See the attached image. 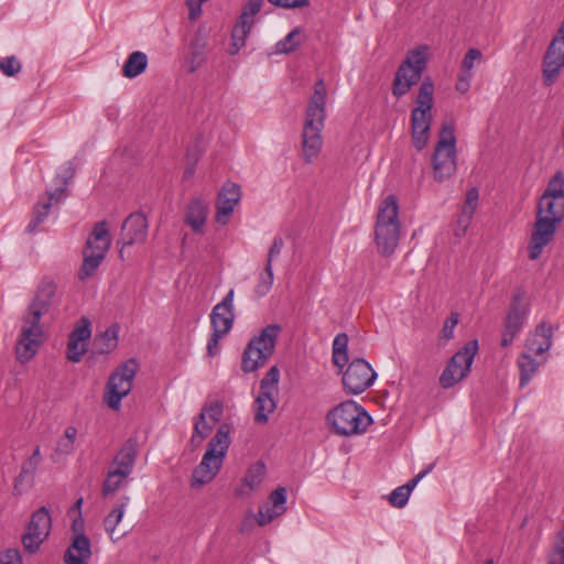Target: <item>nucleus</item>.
<instances>
[{"label": "nucleus", "instance_id": "nucleus-30", "mask_svg": "<svg viewBox=\"0 0 564 564\" xmlns=\"http://www.w3.org/2000/svg\"><path fill=\"white\" fill-rule=\"evenodd\" d=\"M230 443V426L227 423H223L217 429L216 434L208 442L207 451L212 449V454H215L218 458L224 459Z\"/></svg>", "mask_w": 564, "mask_h": 564}, {"label": "nucleus", "instance_id": "nucleus-57", "mask_svg": "<svg viewBox=\"0 0 564 564\" xmlns=\"http://www.w3.org/2000/svg\"><path fill=\"white\" fill-rule=\"evenodd\" d=\"M0 564H23L22 556L18 549H8L0 552Z\"/></svg>", "mask_w": 564, "mask_h": 564}, {"label": "nucleus", "instance_id": "nucleus-49", "mask_svg": "<svg viewBox=\"0 0 564 564\" xmlns=\"http://www.w3.org/2000/svg\"><path fill=\"white\" fill-rule=\"evenodd\" d=\"M547 564H564V527L556 535L553 551L547 557Z\"/></svg>", "mask_w": 564, "mask_h": 564}, {"label": "nucleus", "instance_id": "nucleus-55", "mask_svg": "<svg viewBox=\"0 0 564 564\" xmlns=\"http://www.w3.org/2000/svg\"><path fill=\"white\" fill-rule=\"evenodd\" d=\"M459 322V314L456 312L451 313V315L446 318L442 332L441 337L446 341L454 337V328Z\"/></svg>", "mask_w": 564, "mask_h": 564}, {"label": "nucleus", "instance_id": "nucleus-64", "mask_svg": "<svg viewBox=\"0 0 564 564\" xmlns=\"http://www.w3.org/2000/svg\"><path fill=\"white\" fill-rule=\"evenodd\" d=\"M471 218L473 217H467V221L466 223H463L464 220V213H460L458 219H457V225L454 229V235L458 238L463 237L467 230V228L469 227L470 225V221H471Z\"/></svg>", "mask_w": 564, "mask_h": 564}, {"label": "nucleus", "instance_id": "nucleus-28", "mask_svg": "<svg viewBox=\"0 0 564 564\" xmlns=\"http://www.w3.org/2000/svg\"><path fill=\"white\" fill-rule=\"evenodd\" d=\"M110 246H111V236L108 230V223L106 220L96 223L89 237L86 240V245H85L84 249L97 250V248L102 249L105 247L106 253H107Z\"/></svg>", "mask_w": 564, "mask_h": 564}, {"label": "nucleus", "instance_id": "nucleus-42", "mask_svg": "<svg viewBox=\"0 0 564 564\" xmlns=\"http://www.w3.org/2000/svg\"><path fill=\"white\" fill-rule=\"evenodd\" d=\"M264 475L265 465L263 462L258 460L248 468L243 481L250 489H256L262 482Z\"/></svg>", "mask_w": 564, "mask_h": 564}, {"label": "nucleus", "instance_id": "nucleus-10", "mask_svg": "<svg viewBox=\"0 0 564 564\" xmlns=\"http://www.w3.org/2000/svg\"><path fill=\"white\" fill-rule=\"evenodd\" d=\"M564 67V19L542 58V82L545 87L554 85Z\"/></svg>", "mask_w": 564, "mask_h": 564}, {"label": "nucleus", "instance_id": "nucleus-59", "mask_svg": "<svg viewBox=\"0 0 564 564\" xmlns=\"http://www.w3.org/2000/svg\"><path fill=\"white\" fill-rule=\"evenodd\" d=\"M271 4L285 9L305 8L310 6V0H268Z\"/></svg>", "mask_w": 564, "mask_h": 564}, {"label": "nucleus", "instance_id": "nucleus-21", "mask_svg": "<svg viewBox=\"0 0 564 564\" xmlns=\"http://www.w3.org/2000/svg\"><path fill=\"white\" fill-rule=\"evenodd\" d=\"M432 116L421 109H412L411 111V137L413 147L421 151L429 141Z\"/></svg>", "mask_w": 564, "mask_h": 564}, {"label": "nucleus", "instance_id": "nucleus-52", "mask_svg": "<svg viewBox=\"0 0 564 564\" xmlns=\"http://www.w3.org/2000/svg\"><path fill=\"white\" fill-rule=\"evenodd\" d=\"M216 475L210 473V470L204 469L199 466H196L192 474L191 486L193 488L200 487L205 484L210 482Z\"/></svg>", "mask_w": 564, "mask_h": 564}, {"label": "nucleus", "instance_id": "nucleus-34", "mask_svg": "<svg viewBox=\"0 0 564 564\" xmlns=\"http://www.w3.org/2000/svg\"><path fill=\"white\" fill-rule=\"evenodd\" d=\"M433 94L434 84L431 77H425L421 82L417 96L415 98L416 106L413 109L424 110L426 113H431L433 107Z\"/></svg>", "mask_w": 564, "mask_h": 564}, {"label": "nucleus", "instance_id": "nucleus-24", "mask_svg": "<svg viewBox=\"0 0 564 564\" xmlns=\"http://www.w3.org/2000/svg\"><path fill=\"white\" fill-rule=\"evenodd\" d=\"M90 555V540L82 532L74 536L64 554V562L66 564H88L87 560Z\"/></svg>", "mask_w": 564, "mask_h": 564}, {"label": "nucleus", "instance_id": "nucleus-18", "mask_svg": "<svg viewBox=\"0 0 564 564\" xmlns=\"http://www.w3.org/2000/svg\"><path fill=\"white\" fill-rule=\"evenodd\" d=\"M23 323L20 338L15 345V354L20 362H26L35 355L43 334L40 324H33L32 321H23Z\"/></svg>", "mask_w": 564, "mask_h": 564}, {"label": "nucleus", "instance_id": "nucleus-40", "mask_svg": "<svg viewBox=\"0 0 564 564\" xmlns=\"http://www.w3.org/2000/svg\"><path fill=\"white\" fill-rule=\"evenodd\" d=\"M202 28H198L194 40L192 41V67L191 72L196 69V66L199 65L204 61V53L207 45V40L205 39V34L200 36Z\"/></svg>", "mask_w": 564, "mask_h": 564}, {"label": "nucleus", "instance_id": "nucleus-53", "mask_svg": "<svg viewBox=\"0 0 564 564\" xmlns=\"http://www.w3.org/2000/svg\"><path fill=\"white\" fill-rule=\"evenodd\" d=\"M21 68V63L13 55L0 61V69L6 76H14Z\"/></svg>", "mask_w": 564, "mask_h": 564}, {"label": "nucleus", "instance_id": "nucleus-29", "mask_svg": "<svg viewBox=\"0 0 564 564\" xmlns=\"http://www.w3.org/2000/svg\"><path fill=\"white\" fill-rule=\"evenodd\" d=\"M119 325L112 324L104 333L94 339V352L105 355L111 352L118 346Z\"/></svg>", "mask_w": 564, "mask_h": 564}, {"label": "nucleus", "instance_id": "nucleus-22", "mask_svg": "<svg viewBox=\"0 0 564 564\" xmlns=\"http://www.w3.org/2000/svg\"><path fill=\"white\" fill-rule=\"evenodd\" d=\"M270 501L272 506L269 505L261 506L258 510V516L256 518L258 524L263 527L271 522L274 518L283 514L286 510V489L284 487H278L270 494Z\"/></svg>", "mask_w": 564, "mask_h": 564}, {"label": "nucleus", "instance_id": "nucleus-1", "mask_svg": "<svg viewBox=\"0 0 564 564\" xmlns=\"http://www.w3.org/2000/svg\"><path fill=\"white\" fill-rule=\"evenodd\" d=\"M326 87L321 78L314 85L313 95L306 109L304 129L302 133L303 155L306 162H312L322 148L321 132L324 128L326 108Z\"/></svg>", "mask_w": 564, "mask_h": 564}, {"label": "nucleus", "instance_id": "nucleus-19", "mask_svg": "<svg viewBox=\"0 0 564 564\" xmlns=\"http://www.w3.org/2000/svg\"><path fill=\"white\" fill-rule=\"evenodd\" d=\"M234 290H229L220 303L210 313L213 332L226 335L234 325Z\"/></svg>", "mask_w": 564, "mask_h": 564}, {"label": "nucleus", "instance_id": "nucleus-60", "mask_svg": "<svg viewBox=\"0 0 564 564\" xmlns=\"http://www.w3.org/2000/svg\"><path fill=\"white\" fill-rule=\"evenodd\" d=\"M283 247H284V241H283L282 237H280V236L274 237L272 245L268 252L267 263L272 264V261L280 256Z\"/></svg>", "mask_w": 564, "mask_h": 564}, {"label": "nucleus", "instance_id": "nucleus-16", "mask_svg": "<svg viewBox=\"0 0 564 564\" xmlns=\"http://www.w3.org/2000/svg\"><path fill=\"white\" fill-rule=\"evenodd\" d=\"M262 0H248L242 9L237 23L231 31V45L228 50L230 55H235L246 44L250 30L253 25V17L261 10Z\"/></svg>", "mask_w": 564, "mask_h": 564}, {"label": "nucleus", "instance_id": "nucleus-3", "mask_svg": "<svg viewBox=\"0 0 564 564\" xmlns=\"http://www.w3.org/2000/svg\"><path fill=\"white\" fill-rule=\"evenodd\" d=\"M332 430L344 436L364 433L372 423L367 411L352 400L341 402L326 415Z\"/></svg>", "mask_w": 564, "mask_h": 564}, {"label": "nucleus", "instance_id": "nucleus-11", "mask_svg": "<svg viewBox=\"0 0 564 564\" xmlns=\"http://www.w3.org/2000/svg\"><path fill=\"white\" fill-rule=\"evenodd\" d=\"M377 372L371 365L362 358L354 359L343 375L344 390L349 394H360L371 387Z\"/></svg>", "mask_w": 564, "mask_h": 564}, {"label": "nucleus", "instance_id": "nucleus-47", "mask_svg": "<svg viewBox=\"0 0 564 564\" xmlns=\"http://www.w3.org/2000/svg\"><path fill=\"white\" fill-rule=\"evenodd\" d=\"M280 379V370L278 366L271 367L260 381V392L273 393Z\"/></svg>", "mask_w": 564, "mask_h": 564}, {"label": "nucleus", "instance_id": "nucleus-39", "mask_svg": "<svg viewBox=\"0 0 564 564\" xmlns=\"http://www.w3.org/2000/svg\"><path fill=\"white\" fill-rule=\"evenodd\" d=\"M128 476L122 473L112 469L109 470L101 487V495L104 498L115 494L123 484Z\"/></svg>", "mask_w": 564, "mask_h": 564}, {"label": "nucleus", "instance_id": "nucleus-17", "mask_svg": "<svg viewBox=\"0 0 564 564\" xmlns=\"http://www.w3.org/2000/svg\"><path fill=\"white\" fill-rule=\"evenodd\" d=\"M148 220L142 212L130 214L121 226L120 237L117 241L121 246L119 257L123 259V249L134 243L143 242L148 236Z\"/></svg>", "mask_w": 564, "mask_h": 564}, {"label": "nucleus", "instance_id": "nucleus-31", "mask_svg": "<svg viewBox=\"0 0 564 564\" xmlns=\"http://www.w3.org/2000/svg\"><path fill=\"white\" fill-rule=\"evenodd\" d=\"M253 406L254 422L258 424H265L268 422V415L276 408L275 401L273 400V393L259 392Z\"/></svg>", "mask_w": 564, "mask_h": 564}, {"label": "nucleus", "instance_id": "nucleus-25", "mask_svg": "<svg viewBox=\"0 0 564 564\" xmlns=\"http://www.w3.org/2000/svg\"><path fill=\"white\" fill-rule=\"evenodd\" d=\"M138 455V442L135 438H128L117 455L113 457V465L116 466L113 469L122 473L126 476H129L135 464V458Z\"/></svg>", "mask_w": 564, "mask_h": 564}, {"label": "nucleus", "instance_id": "nucleus-54", "mask_svg": "<svg viewBox=\"0 0 564 564\" xmlns=\"http://www.w3.org/2000/svg\"><path fill=\"white\" fill-rule=\"evenodd\" d=\"M480 58L481 52L478 48H469L463 58L460 72L463 74H471L474 62L480 61Z\"/></svg>", "mask_w": 564, "mask_h": 564}, {"label": "nucleus", "instance_id": "nucleus-44", "mask_svg": "<svg viewBox=\"0 0 564 564\" xmlns=\"http://www.w3.org/2000/svg\"><path fill=\"white\" fill-rule=\"evenodd\" d=\"M301 34V29L295 28L292 30L283 40L279 41L275 45L276 53L280 54H290L294 52L300 45L301 42L296 40Z\"/></svg>", "mask_w": 564, "mask_h": 564}, {"label": "nucleus", "instance_id": "nucleus-51", "mask_svg": "<svg viewBox=\"0 0 564 564\" xmlns=\"http://www.w3.org/2000/svg\"><path fill=\"white\" fill-rule=\"evenodd\" d=\"M223 460V458H218L215 454H212L210 449L206 451L198 466L204 469L210 470V473H213L214 475H217L221 468Z\"/></svg>", "mask_w": 564, "mask_h": 564}, {"label": "nucleus", "instance_id": "nucleus-36", "mask_svg": "<svg viewBox=\"0 0 564 564\" xmlns=\"http://www.w3.org/2000/svg\"><path fill=\"white\" fill-rule=\"evenodd\" d=\"M348 341H349V338L346 333L337 334L333 341V362L340 370L348 362V352H347Z\"/></svg>", "mask_w": 564, "mask_h": 564}, {"label": "nucleus", "instance_id": "nucleus-58", "mask_svg": "<svg viewBox=\"0 0 564 564\" xmlns=\"http://www.w3.org/2000/svg\"><path fill=\"white\" fill-rule=\"evenodd\" d=\"M204 429H205V432L200 431V422H195L194 433H193V435L191 437V444L193 446H198L200 444V442L205 437H207V435L212 431V426L208 425L207 423H204Z\"/></svg>", "mask_w": 564, "mask_h": 564}, {"label": "nucleus", "instance_id": "nucleus-63", "mask_svg": "<svg viewBox=\"0 0 564 564\" xmlns=\"http://www.w3.org/2000/svg\"><path fill=\"white\" fill-rule=\"evenodd\" d=\"M470 79L471 74H463L460 72L456 83V90L462 94L466 93L470 87Z\"/></svg>", "mask_w": 564, "mask_h": 564}, {"label": "nucleus", "instance_id": "nucleus-27", "mask_svg": "<svg viewBox=\"0 0 564 564\" xmlns=\"http://www.w3.org/2000/svg\"><path fill=\"white\" fill-rule=\"evenodd\" d=\"M83 256L84 260L77 273L80 281H85L96 273L97 269L106 258V248H97V250L84 249Z\"/></svg>", "mask_w": 564, "mask_h": 564}, {"label": "nucleus", "instance_id": "nucleus-8", "mask_svg": "<svg viewBox=\"0 0 564 564\" xmlns=\"http://www.w3.org/2000/svg\"><path fill=\"white\" fill-rule=\"evenodd\" d=\"M478 352V340L471 339L457 350L447 361L440 376V386L449 389L464 380L470 372L474 358Z\"/></svg>", "mask_w": 564, "mask_h": 564}, {"label": "nucleus", "instance_id": "nucleus-32", "mask_svg": "<svg viewBox=\"0 0 564 564\" xmlns=\"http://www.w3.org/2000/svg\"><path fill=\"white\" fill-rule=\"evenodd\" d=\"M147 54L140 51L132 52L122 66V76L127 78H134L141 75L147 69Z\"/></svg>", "mask_w": 564, "mask_h": 564}, {"label": "nucleus", "instance_id": "nucleus-45", "mask_svg": "<svg viewBox=\"0 0 564 564\" xmlns=\"http://www.w3.org/2000/svg\"><path fill=\"white\" fill-rule=\"evenodd\" d=\"M273 283L272 264L265 263L263 272L259 275V282L254 288L257 296L261 297L268 294Z\"/></svg>", "mask_w": 564, "mask_h": 564}, {"label": "nucleus", "instance_id": "nucleus-41", "mask_svg": "<svg viewBox=\"0 0 564 564\" xmlns=\"http://www.w3.org/2000/svg\"><path fill=\"white\" fill-rule=\"evenodd\" d=\"M77 436V429L75 426H68L64 436L61 437L55 447V453L58 455H69L74 452V443Z\"/></svg>", "mask_w": 564, "mask_h": 564}, {"label": "nucleus", "instance_id": "nucleus-14", "mask_svg": "<svg viewBox=\"0 0 564 564\" xmlns=\"http://www.w3.org/2000/svg\"><path fill=\"white\" fill-rule=\"evenodd\" d=\"M560 223L550 218V216L541 215V208H538L535 224L528 247L531 260L540 258L543 248L551 242Z\"/></svg>", "mask_w": 564, "mask_h": 564}, {"label": "nucleus", "instance_id": "nucleus-15", "mask_svg": "<svg viewBox=\"0 0 564 564\" xmlns=\"http://www.w3.org/2000/svg\"><path fill=\"white\" fill-rule=\"evenodd\" d=\"M524 294L523 290H518L511 299L509 311L505 318V329L501 336L502 347L511 345L514 337L523 327L527 317V308L522 304Z\"/></svg>", "mask_w": 564, "mask_h": 564}, {"label": "nucleus", "instance_id": "nucleus-5", "mask_svg": "<svg viewBox=\"0 0 564 564\" xmlns=\"http://www.w3.org/2000/svg\"><path fill=\"white\" fill-rule=\"evenodd\" d=\"M455 127L444 123L438 133V141L432 155L433 175L436 182L453 176L457 170Z\"/></svg>", "mask_w": 564, "mask_h": 564}, {"label": "nucleus", "instance_id": "nucleus-37", "mask_svg": "<svg viewBox=\"0 0 564 564\" xmlns=\"http://www.w3.org/2000/svg\"><path fill=\"white\" fill-rule=\"evenodd\" d=\"M538 208H541V215L550 216V218L558 221L564 219V199H544V196H541L536 209Z\"/></svg>", "mask_w": 564, "mask_h": 564}, {"label": "nucleus", "instance_id": "nucleus-50", "mask_svg": "<svg viewBox=\"0 0 564 564\" xmlns=\"http://www.w3.org/2000/svg\"><path fill=\"white\" fill-rule=\"evenodd\" d=\"M478 198H479V194H478V189L476 187H473L467 192L465 203L462 207V213H464L463 223L467 221V217H473V215L477 208Z\"/></svg>", "mask_w": 564, "mask_h": 564}, {"label": "nucleus", "instance_id": "nucleus-48", "mask_svg": "<svg viewBox=\"0 0 564 564\" xmlns=\"http://www.w3.org/2000/svg\"><path fill=\"white\" fill-rule=\"evenodd\" d=\"M87 352V344L68 337L66 358L72 362H79Z\"/></svg>", "mask_w": 564, "mask_h": 564}, {"label": "nucleus", "instance_id": "nucleus-12", "mask_svg": "<svg viewBox=\"0 0 564 564\" xmlns=\"http://www.w3.org/2000/svg\"><path fill=\"white\" fill-rule=\"evenodd\" d=\"M52 528V519L46 507H41L32 513L25 533L22 535V544L26 552L36 553L41 544L48 536Z\"/></svg>", "mask_w": 564, "mask_h": 564}, {"label": "nucleus", "instance_id": "nucleus-20", "mask_svg": "<svg viewBox=\"0 0 564 564\" xmlns=\"http://www.w3.org/2000/svg\"><path fill=\"white\" fill-rule=\"evenodd\" d=\"M240 187L235 183L225 184L218 193L216 203V221L226 225L236 205L240 202Z\"/></svg>", "mask_w": 564, "mask_h": 564}, {"label": "nucleus", "instance_id": "nucleus-9", "mask_svg": "<svg viewBox=\"0 0 564 564\" xmlns=\"http://www.w3.org/2000/svg\"><path fill=\"white\" fill-rule=\"evenodd\" d=\"M139 370L137 359L130 358L117 367L106 384V402L112 410H118L121 400L131 391L133 379Z\"/></svg>", "mask_w": 564, "mask_h": 564}, {"label": "nucleus", "instance_id": "nucleus-35", "mask_svg": "<svg viewBox=\"0 0 564 564\" xmlns=\"http://www.w3.org/2000/svg\"><path fill=\"white\" fill-rule=\"evenodd\" d=\"M540 365L541 364L539 361H536L532 357V354L529 351L528 352L524 351L519 356L518 366L520 369V387L521 388L525 387L530 382V380L536 372Z\"/></svg>", "mask_w": 564, "mask_h": 564}, {"label": "nucleus", "instance_id": "nucleus-13", "mask_svg": "<svg viewBox=\"0 0 564 564\" xmlns=\"http://www.w3.org/2000/svg\"><path fill=\"white\" fill-rule=\"evenodd\" d=\"M57 285L50 278H44L37 286L36 293L28 306L23 321H32L40 324L43 315L57 302Z\"/></svg>", "mask_w": 564, "mask_h": 564}, {"label": "nucleus", "instance_id": "nucleus-23", "mask_svg": "<svg viewBox=\"0 0 564 564\" xmlns=\"http://www.w3.org/2000/svg\"><path fill=\"white\" fill-rule=\"evenodd\" d=\"M553 341V327L546 322H541L531 337L527 339V349L536 356L550 350Z\"/></svg>", "mask_w": 564, "mask_h": 564}, {"label": "nucleus", "instance_id": "nucleus-26", "mask_svg": "<svg viewBox=\"0 0 564 564\" xmlns=\"http://www.w3.org/2000/svg\"><path fill=\"white\" fill-rule=\"evenodd\" d=\"M207 218V205L200 198H194L185 210V223L194 232L200 234Z\"/></svg>", "mask_w": 564, "mask_h": 564}, {"label": "nucleus", "instance_id": "nucleus-33", "mask_svg": "<svg viewBox=\"0 0 564 564\" xmlns=\"http://www.w3.org/2000/svg\"><path fill=\"white\" fill-rule=\"evenodd\" d=\"M41 462L42 455L40 452V447L36 446L33 454L25 462H23L20 474L14 478V490L18 494H21L19 487L22 485V482L26 478H33Z\"/></svg>", "mask_w": 564, "mask_h": 564}, {"label": "nucleus", "instance_id": "nucleus-61", "mask_svg": "<svg viewBox=\"0 0 564 564\" xmlns=\"http://www.w3.org/2000/svg\"><path fill=\"white\" fill-rule=\"evenodd\" d=\"M435 466V463L430 464L424 470L420 471L415 477L409 480L402 488L411 495V491L415 488V486L423 479L427 474H430Z\"/></svg>", "mask_w": 564, "mask_h": 564}, {"label": "nucleus", "instance_id": "nucleus-6", "mask_svg": "<svg viewBox=\"0 0 564 564\" xmlns=\"http://www.w3.org/2000/svg\"><path fill=\"white\" fill-rule=\"evenodd\" d=\"M426 46H421L408 52L393 78L391 90L394 97L401 98L421 80L426 68Z\"/></svg>", "mask_w": 564, "mask_h": 564}, {"label": "nucleus", "instance_id": "nucleus-4", "mask_svg": "<svg viewBox=\"0 0 564 564\" xmlns=\"http://www.w3.org/2000/svg\"><path fill=\"white\" fill-rule=\"evenodd\" d=\"M281 330L279 324H269L249 340L241 357L243 372H253L265 365L274 352Z\"/></svg>", "mask_w": 564, "mask_h": 564}, {"label": "nucleus", "instance_id": "nucleus-46", "mask_svg": "<svg viewBox=\"0 0 564 564\" xmlns=\"http://www.w3.org/2000/svg\"><path fill=\"white\" fill-rule=\"evenodd\" d=\"M90 326L91 323L89 318L83 316L75 325L74 329L69 333L68 337L86 344V341L89 340L91 336Z\"/></svg>", "mask_w": 564, "mask_h": 564}, {"label": "nucleus", "instance_id": "nucleus-7", "mask_svg": "<svg viewBox=\"0 0 564 564\" xmlns=\"http://www.w3.org/2000/svg\"><path fill=\"white\" fill-rule=\"evenodd\" d=\"M75 169L70 162L63 166L62 174L55 177L56 188L46 191L45 196L40 197L33 207L32 218L25 230L33 234L37 226L42 224L48 216L51 207L59 204L67 196L68 182L74 177Z\"/></svg>", "mask_w": 564, "mask_h": 564}, {"label": "nucleus", "instance_id": "nucleus-38", "mask_svg": "<svg viewBox=\"0 0 564 564\" xmlns=\"http://www.w3.org/2000/svg\"><path fill=\"white\" fill-rule=\"evenodd\" d=\"M130 498L128 496L122 497L121 502L119 506L113 508L107 517L104 519V527L107 533L112 536L117 525L122 520V517L124 514V509L127 505L129 503Z\"/></svg>", "mask_w": 564, "mask_h": 564}, {"label": "nucleus", "instance_id": "nucleus-2", "mask_svg": "<svg viewBox=\"0 0 564 564\" xmlns=\"http://www.w3.org/2000/svg\"><path fill=\"white\" fill-rule=\"evenodd\" d=\"M400 228L398 199L389 195L379 206L375 228V240L381 256L390 257L394 252L400 240Z\"/></svg>", "mask_w": 564, "mask_h": 564}, {"label": "nucleus", "instance_id": "nucleus-56", "mask_svg": "<svg viewBox=\"0 0 564 564\" xmlns=\"http://www.w3.org/2000/svg\"><path fill=\"white\" fill-rule=\"evenodd\" d=\"M410 494H408L402 486L395 488L392 490V492L389 496V502L391 506L395 508H403L409 500Z\"/></svg>", "mask_w": 564, "mask_h": 564}, {"label": "nucleus", "instance_id": "nucleus-62", "mask_svg": "<svg viewBox=\"0 0 564 564\" xmlns=\"http://www.w3.org/2000/svg\"><path fill=\"white\" fill-rule=\"evenodd\" d=\"M223 334H219L217 332H213L212 336L207 344V352L210 357L216 356L219 352V340L223 337Z\"/></svg>", "mask_w": 564, "mask_h": 564}, {"label": "nucleus", "instance_id": "nucleus-43", "mask_svg": "<svg viewBox=\"0 0 564 564\" xmlns=\"http://www.w3.org/2000/svg\"><path fill=\"white\" fill-rule=\"evenodd\" d=\"M542 196H544V199H564V176L562 172H556L552 176Z\"/></svg>", "mask_w": 564, "mask_h": 564}]
</instances>
